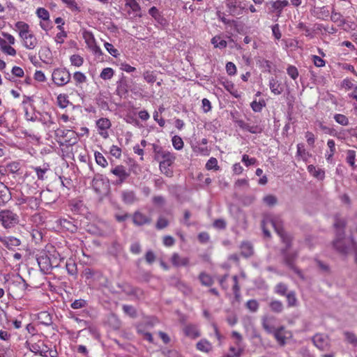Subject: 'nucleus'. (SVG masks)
<instances>
[{
  "mask_svg": "<svg viewBox=\"0 0 357 357\" xmlns=\"http://www.w3.org/2000/svg\"><path fill=\"white\" fill-rule=\"evenodd\" d=\"M242 162L247 166L253 165L256 163L257 160L255 158H250L248 155L244 154L242 156Z\"/></svg>",
  "mask_w": 357,
  "mask_h": 357,
  "instance_id": "nucleus-61",
  "label": "nucleus"
},
{
  "mask_svg": "<svg viewBox=\"0 0 357 357\" xmlns=\"http://www.w3.org/2000/svg\"><path fill=\"white\" fill-rule=\"evenodd\" d=\"M250 106L254 112H259L261 111L263 107L265 106V103L264 101L257 102L254 100L251 102Z\"/></svg>",
  "mask_w": 357,
  "mask_h": 357,
  "instance_id": "nucleus-51",
  "label": "nucleus"
},
{
  "mask_svg": "<svg viewBox=\"0 0 357 357\" xmlns=\"http://www.w3.org/2000/svg\"><path fill=\"white\" fill-rule=\"evenodd\" d=\"M110 153L116 158H120L121 156V149L117 146L112 145L110 148Z\"/></svg>",
  "mask_w": 357,
  "mask_h": 357,
  "instance_id": "nucleus-64",
  "label": "nucleus"
},
{
  "mask_svg": "<svg viewBox=\"0 0 357 357\" xmlns=\"http://www.w3.org/2000/svg\"><path fill=\"white\" fill-rule=\"evenodd\" d=\"M86 305V301L83 299L75 300L72 304L71 307L73 309H80L85 307Z\"/></svg>",
  "mask_w": 357,
  "mask_h": 357,
  "instance_id": "nucleus-62",
  "label": "nucleus"
},
{
  "mask_svg": "<svg viewBox=\"0 0 357 357\" xmlns=\"http://www.w3.org/2000/svg\"><path fill=\"white\" fill-rule=\"evenodd\" d=\"M23 46L27 50H33L38 45V40L31 32L21 38Z\"/></svg>",
  "mask_w": 357,
  "mask_h": 357,
  "instance_id": "nucleus-12",
  "label": "nucleus"
},
{
  "mask_svg": "<svg viewBox=\"0 0 357 357\" xmlns=\"http://www.w3.org/2000/svg\"><path fill=\"white\" fill-rule=\"evenodd\" d=\"M226 71L229 75H234L236 73V67L235 64L231 61L226 64Z\"/></svg>",
  "mask_w": 357,
  "mask_h": 357,
  "instance_id": "nucleus-59",
  "label": "nucleus"
},
{
  "mask_svg": "<svg viewBox=\"0 0 357 357\" xmlns=\"http://www.w3.org/2000/svg\"><path fill=\"white\" fill-rule=\"evenodd\" d=\"M289 5L288 0H276L270 1L266 3L268 6L270 13H275L277 17H280L283 9Z\"/></svg>",
  "mask_w": 357,
  "mask_h": 357,
  "instance_id": "nucleus-6",
  "label": "nucleus"
},
{
  "mask_svg": "<svg viewBox=\"0 0 357 357\" xmlns=\"http://www.w3.org/2000/svg\"><path fill=\"white\" fill-rule=\"evenodd\" d=\"M168 225H169L168 220L163 216H160L157 220L155 227L158 229H162L167 227L168 226Z\"/></svg>",
  "mask_w": 357,
  "mask_h": 357,
  "instance_id": "nucleus-46",
  "label": "nucleus"
},
{
  "mask_svg": "<svg viewBox=\"0 0 357 357\" xmlns=\"http://www.w3.org/2000/svg\"><path fill=\"white\" fill-rule=\"evenodd\" d=\"M132 220L134 224L138 226L149 224L151 222V218L139 211L134 213Z\"/></svg>",
  "mask_w": 357,
  "mask_h": 357,
  "instance_id": "nucleus-18",
  "label": "nucleus"
},
{
  "mask_svg": "<svg viewBox=\"0 0 357 357\" xmlns=\"http://www.w3.org/2000/svg\"><path fill=\"white\" fill-rule=\"evenodd\" d=\"M331 20L340 26H343L346 23V21L342 14L336 11L333 6L331 8Z\"/></svg>",
  "mask_w": 357,
  "mask_h": 357,
  "instance_id": "nucleus-22",
  "label": "nucleus"
},
{
  "mask_svg": "<svg viewBox=\"0 0 357 357\" xmlns=\"http://www.w3.org/2000/svg\"><path fill=\"white\" fill-rule=\"evenodd\" d=\"M70 73L66 68H58L52 74L53 82L58 86H63L70 81Z\"/></svg>",
  "mask_w": 357,
  "mask_h": 357,
  "instance_id": "nucleus-4",
  "label": "nucleus"
},
{
  "mask_svg": "<svg viewBox=\"0 0 357 357\" xmlns=\"http://www.w3.org/2000/svg\"><path fill=\"white\" fill-rule=\"evenodd\" d=\"M126 6L130 8L133 12H138L140 10V6L136 0H126Z\"/></svg>",
  "mask_w": 357,
  "mask_h": 357,
  "instance_id": "nucleus-49",
  "label": "nucleus"
},
{
  "mask_svg": "<svg viewBox=\"0 0 357 357\" xmlns=\"http://www.w3.org/2000/svg\"><path fill=\"white\" fill-rule=\"evenodd\" d=\"M70 61L72 66L80 67L84 63V59L79 54H73L70 57Z\"/></svg>",
  "mask_w": 357,
  "mask_h": 357,
  "instance_id": "nucleus-38",
  "label": "nucleus"
},
{
  "mask_svg": "<svg viewBox=\"0 0 357 357\" xmlns=\"http://www.w3.org/2000/svg\"><path fill=\"white\" fill-rule=\"evenodd\" d=\"M0 44L1 45V50L3 52L10 56L16 54V50L10 45H6V41L0 38Z\"/></svg>",
  "mask_w": 357,
  "mask_h": 357,
  "instance_id": "nucleus-36",
  "label": "nucleus"
},
{
  "mask_svg": "<svg viewBox=\"0 0 357 357\" xmlns=\"http://www.w3.org/2000/svg\"><path fill=\"white\" fill-rule=\"evenodd\" d=\"M342 86L347 90L354 89L355 91L357 92V86L354 85L353 82L348 79H345L342 81Z\"/></svg>",
  "mask_w": 357,
  "mask_h": 357,
  "instance_id": "nucleus-58",
  "label": "nucleus"
},
{
  "mask_svg": "<svg viewBox=\"0 0 357 357\" xmlns=\"http://www.w3.org/2000/svg\"><path fill=\"white\" fill-rule=\"evenodd\" d=\"M40 269L43 273H47L51 271L52 266L50 258L47 255L40 256L37 259Z\"/></svg>",
  "mask_w": 357,
  "mask_h": 357,
  "instance_id": "nucleus-15",
  "label": "nucleus"
},
{
  "mask_svg": "<svg viewBox=\"0 0 357 357\" xmlns=\"http://www.w3.org/2000/svg\"><path fill=\"white\" fill-rule=\"evenodd\" d=\"M11 198L10 193L7 186L0 182V204L8 202Z\"/></svg>",
  "mask_w": 357,
  "mask_h": 357,
  "instance_id": "nucleus-23",
  "label": "nucleus"
},
{
  "mask_svg": "<svg viewBox=\"0 0 357 357\" xmlns=\"http://www.w3.org/2000/svg\"><path fill=\"white\" fill-rule=\"evenodd\" d=\"M345 226V221L343 219H340L339 218H335V220L334 222V227L337 229V238L333 242L334 247L342 253H347L349 251V247L345 245V239L342 238L343 233L342 229ZM347 241L349 242L352 245L354 250H355V260L357 264V245L352 240H347Z\"/></svg>",
  "mask_w": 357,
  "mask_h": 357,
  "instance_id": "nucleus-2",
  "label": "nucleus"
},
{
  "mask_svg": "<svg viewBox=\"0 0 357 357\" xmlns=\"http://www.w3.org/2000/svg\"><path fill=\"white\" fill-rule=\"evenodd\" d=\"M287 74L293 79H296L298 76V71L294 66H289L287 69Z\"/></svg>",
  "mask_w": 357,
  "mask_h": 357,
  "instance_id": "nucleus-60",
  "label": "nucleus"
},
{
  "mask_svg": "<svg viewBox=\"0 0 357 357\" xmlns=\"http://www.w3.org/2000/svg\"><path fill=\"white\" fill-rule=\"evenodd\" d=\"M172 142L173 146L176 150H181L183 149V142L180 137L177 136V135L174 136L172 137Z\"/></svg>",
  "mask_w": 357,
  "mask_h": 357,
  "instance_id": "nucleus-45",
  "label": "nucleus"
},
{
  "mask_svg": "<svg viewBox=\"0 0 357 357\" xmlns=\"http://www.w3.org/2000/svg\"><path fill=\"white\" fill-rule=\"evenodd\" d=\"M334 119L335 120V121L342 125V126H347L349 125V119L348 118L344 115V114H337L334 116Z\"/></svg>",
  "mask_w": 357,
  "mask_h": 357,
  "instance_id": "nucleus-43",
  "label": "nucleus"
},
{
  "mask_svg": "<svg viewBox=\"0 0 357 357\" xmlns=\"http://www.w3.org/2000/svg\"><path fill=\"white\" fill-rule=\"evenodd\" d=\"M297 155L304 161H307L308 158L311 156L310 153L305 149L304 144L302 143L297 144Z\"/></svg>",
  "mask_w": 357,
  "mask_h": 357,
  "instance_id": "nucleus-28",
  "label": "nucleus"
},
{
  "mask_svg": "<svg viewBox=\"0 0 357 357\" xmlns=\"http://www.w3.org/2000/svg\"><path fill=\"white\" fill-rule=\"evenodd\" d=\"M327 146L329 149V151H327L325 157L328 162H331L332 158L335 153V143L333 139H328L327 142Z\"/></svg>",
  "mask_w": 357,
  "mask_h": 357,
  "instance_id": "nucleus-26",
  "label": "nucleus"
},
{
  "mask_svg": "<svg viewBox=\"0 0 357 357\" xmlns=\"http://www.w3.org/2000/svg\"><path fill=\"white\" fill-rule=\"evenodd\" d=\"M35 170L37 177L39 180L43 181L46 178L45 174L49 170V165L44 164L43 167H33Z\"/></svg>",
  "mask_w": 357,
  "mask_h": 357,
  "instance_id": "nucleus-29",
  "label": "nucleus"
},
{
  "mask_svg": "<svg viewBox=\"0 0 357 357\" xmlns=\"http://www.w3.org/2000/svg\"><path fill=\"white\" fill-rule=\"evenodd\" d=\"M0 222L6 229H9L17 225L20 222L19 215L9 209L0 211Z\"/></svg>",
  "mask_w": 357,
  "mask_h": 357,
  "instance_id": "nucleus-3",
  "label": "nucleus"
},
{
  "mask_svg": "<svg viewBox=\"0 0 357 357\" xmlns=\"http://www.w3.org/2000/svg\"><path fill=\"white\" fill-rule=\"evenodd\" d=\"M83 38L87 47L95 54L98 55L102 54L101 49L96 45L95 38L90 31H85L83 32Z\"/></svg>",
  "mask_w": 357,
  "mask_h": 357,
  "instance_id": "nucleus-7",
  "label": "nucleus"
},
{
  "mask_svg": "<svg viewBox=\"0 0 357 357\" xmlns=\"http://www.w3.org/2000/svg\"><path fill=\"white\" fill-rule=\"evenodd\" d=\"M275 292L281 296H285L287 294V287L283 283L278 284L275 287Z\"/></svg>",
  "mask_w": 357,
  "mask_h": 357,
  "instance_id": "nucleus-48",
  "label": "nucleus"
},
{
  "mask_svg": "<svg viewBox=\"0 0 357 357\" xmlns=\"http://www.w3.org/2000/svg\"><path fill=\"white\" fill-rule=\"evenodd\" d=\"M110 121L107 118H101L96 121V126L98 129V133L103 138L108 137L109 134L107 130L111 127Z\"/></svg>",
  "mask_w": 357,
  "mask_h": 357,
  "instance_id": "nucleus-11",
  "label": "nucleus"
},
{
  "mask_svg": "<svg viewBox=\"0 0 357 357\" xmlns=\"http://www.w3.org/2000/svg\"><path fill=\"white\" fill-rule=\"evenodd\" d=\"M58 105L61 108H66L68 105V100L65 95H59L57 97Z\"/></svg>",
  "mask_w": 357,
  "mask_h": 357,
  "instance_id": "nucleus-56",
  "label": "nucleus"
},
{
  "mask_svg": "<svg viewBox=\"0 0 357 357\" xmlns=\"http://www.w3.org/2000/svg\"><path fill=\"white\" fill-rule=\"evenodd\" d=\"M230 13L233 16H238L243 14L246 8V3L240 0H234L228 3Z\"/></svg>",
  "mask_w": 357,
  "mask_h": 357,
  "instance_id": "nucleus-8",
  "label": "nucleus"
},
{
  "mask_svg": "<svg viewBox=\"0 0 357 357\" xmlns=\"http://www.w3.org/2000/svg\"><path fill=\"white\" fill-rule=\"evenodd\" d=\"M242 128L244 130L253 134L260 133L262 131L261 128L255 125L245 124L243 126H242Z\"/></svg>",
  "mask_w": 357,
  "mask_h": 357,
  "instance_id": "nucleus-41",
  "label": "nucleus"
},
{
  "mask_svg": "<svg viewBox=\"0 0 357 357\" xmlns=\"http://www.w3.org/2000/svg\"><path fill=\"white\" fill-rule=\"evenodd\" d=\"M355 158L356 151L354 150L347 151L346 160L354 169L356 168V165H355Z\"/></svg>",
  "mask_w": 357,
  "mask_h": 357,
  "instance_id": "nucleus-37",
  "label": "nucleus"
},
{
  "mask_svg": "<svg viewBox=\"0 0 357 357\" xmlns=\"http://www.w3.org/2000/svg\"><path fill=\"white\" fill-rule=\"evenodd\" d=\"M171 261L175 266H186L189 264L188 257H181L178 253H174L172 256Z\"/></svg>",
  "mask_w": 357,
  "mask_h": 357,
  "instance_id": "nucleus-20",
  "label": "nucleus"
},
{
  "mask_svg": "<svg viewBox=\"0 0 357 357\" xmlns=\"http://www.w3.org/2000/svg\"><path fill=\"white\" fill-rule=\"evenodd\" d=\"M312 14L318 19L326 20L330 15V11L326 6L314 8Z\"/></svg>",
  "mask_w": 357,
  "mask_h": 357,
  "instance_id": "nucleus-19",
  "label": "nucleus"
},
{
  "mask_svg": "<svg viewBox=\"0 0 357 357\" xmlns=\"http://www.w3.org/2000/svg\"><path fill=\"white\" fill-rule=\"evenodd\" d=\"M268 226H271L275 229L282 241L287 245V248H289L290 245V238L284 231L280 219L271 215H267L264 217L261 222V227L264 235L267 237H269L271 235L270 231L268 230Z\"/></svg>",
  "mask_w": 357,
  "mask_h": 357,
  "instance_id": "nucleus-1",
  "label": "nucleus"
},
{
  "mask_svg": "<svg viewBox=\"0 0 357 357\" xmlns=\"http://www.w3.org/2000/svg\"><path fill=\"white\" fill-rule=\"evenodd\" d=\"M110 172L116 177V181L113 183L114 185H120L124 183L130 176V172L127 171L125 166L119 165L111 169Z\"/></svg>",
  "mask_w": 357,
  "mask_h": 357,
  "instance_id": "nucleus-5",
  "label": "nucleus"
},
{
  "mask_svg": "<svg viewBox=\"0 0 357 357\" xmlns=\"http://www.w3.org/2000/svg\"><path fill=\"white\" fill-rule=\"evenodd\" d=\"M225 89L229 91L233 96L237 97L238 95L236 93L237 91L234 89V84L229 81H226L222 83Z\"/></svg>",
  "mask_w": 357,
  "mask_h": 357,
  "instance_id": "nucleus-52",
  "label": "nucleus"
},
{
  "mask_svg": "<svg viewBox=\"0 0 357 357\" xmlns=\"http://www.w3.org/2000/svg\"><path fill=\"white\" fill-rule=\"evenodd\" d=\"M0 242L8 249H13L20 245V239L14 236L2 237L0 236Z\"/></svg>",
  "mask_w": 357,
  "mask_h": 357,
  "instance_id": "nucleus-17",
  "label": "nucleus"
},
{
  "mask_svg": "<svg viewBox=\"0 0 357 357\" xmlns=\"http://www.w3.org/2000/svg\"><path fill=\"white\" fill-rule=\"evenodd\" d=\"M73 78L75 82L76 86H80L85 83L87 80L86 76L82 72L77 71L74 73Z\"/></svg>",
  "mask_w": 357,
  "mask_h": 357,
  "instance_id": "nucleus-30",
  "label": "nucleus"
},
{
  "mask_svg": "<svg viewBox=\"0 0 357 357\" xmlns=\"http://www.w3.org/2000/svg\"><path fill=\"white\" fill-rule=\"evenodd\" d=\"M199 280L202 284L204 286H211L213 284V280L211 277L204 273H202L199 275Z\"/></svg>",
  "mask_w": 357,
  "mask_h": 357,
  "instance_id": "nucleus-42",
  "label": "nucleus"
},
{
  "mask_svg": "<svg viewBox=\"0 0 357 357\" xmlns=\"http://www.w3.org/2000/svg\"><path fill=\"white\" fill-rule=\"evenodd\" d=\"M241 254L245 257L251 256L253 252L252 246L248 242H244L241 244Z\"/></svg>",
  "mask_w": 357,
  "mask_h": 357,
  "instance_id": "nucleus-31",
  "label": "nucleus"
},
{
  "mask_svg": "<svg viewBox=\"0 0 357 357\" xmlns=\"http://www.w3.org/2000/svg\"><path fill=\"white\" fill-rule=\"evenodd\" d=\"M162 158L163 160L160 162V169L162 173L166 174L167 176H170L172 172L169 167L172 164L174 157L171 155L170 153L167 152L163 153Z\"/></svg>",
  "mask_w": 357,
  "mask_h": 357,
  "instance_id": "nucleus-9",
  "label": "nucleus"
},
{
  "mask_svg": "<svg viewBox=\"0 0 357 357\" xmlns=\"http://www.w3.org/2000/svg\"><path fill=\"white\" fill-rule=\"evenodd\" d=\"M66 268L68 274L72 275H77V264L74 260L69 259L66 264Z\"/></svg>",
  "mask_w": 357,
  "mask_h": 357,
  "instance_id": "nucleus-34",
  "label": "nucleus"
},
{
  "mask_svg": "<svg viewBox=\"0 0 357 357\" xmlns=\"http://www.w3.org/2000/svg\"><path fill=\"white\" fill-rule=\"evenodd\" d=\"M123 199L127 204H132L135 200V194L132 192H123Z\"/></svg>",
  "mask_w": 357,
  "mask_h": 357,
  "instance_id": "nucleus-53",
  "label": "nucleus"
},
{
  "mask_svg": "<svg viewBox=\"0 0 357 357\" xmlns=\"http://www.w3.org/2000/svg\"><path fill=\"white\" fill-rule=\"evenodd\" d=\"M95 159L96 163L102 167H105L108 165L105 158L99 152L95 153Z\"/></svg>",
  "mask_w": 357,
  "mask_h": 357,
  "instance_id": "nucleus-40",
  "label": "nucleus"
},
{
  "mask_svg": "<svg viewBox=\"0 0 357 357\" xmlns=\"http://www.w3.org/2000/svg\"><path fill=\"white\" fill-rule=\"evenodd\" d=\"M269 307L271 310L275 313H280L284 309L283 303L278 300L271 301Z\"/></svg>",
  "mask_w": 357,
  "mask_h": 357,
  "instance_id": "nucleus-33",
  "label": "nucleus"
},
{
  "mask_svg": "<svg viewBox=\"0 0 357 357\" xmlns=\"http://www.w3.org/2000/svg\"><path fill=\"white\" fill-rule=\"evenodd\" d=\"M307 170L312 176L319 180H323L325 177V172L320 168H317L313 165H308Z\"/></svg>",
  "mask_w": 357,
  "mask_h": 357,
  "instance_id": "nucleus-25",
  "label": "nucleus"
},
{
  "mask_svg": "<svg viewBox=\"0 0 357 357\" xmlns=\"http://www.w3.org/2000/svg\"><path fill=\"white\" fill-rule=\"evenodd\" d=\"M15 27L20 38L31 32L29 24L24 22L20 21L16 22Z\"/></svg>",
  "mask_w": 357,
  "mask_h": 357,
  "instance_id": "nucleus-21",
  "label": "nucleus"
},
{
  "mask_svg": "<svg viewBox=\"0 0 357 357\" xmlns=\"http://www.w3.org/2000/svg\"><path fill=\"white\" fill-rule=\"evenodd\" d=\"M114 75V71L112 68H105L100 73V77L104 80L112 79Z\"/></svg>",
  "mask_w": 357,
  "mask_h": 357,
  "instance_id": "nucleus-39",
  "label": "nucleus"
},
{
  "mask_svg": "<svg viewBox=\"0 0 357 357\" xmlns=\"http://www.w3.org/2000/svg\"><path fill=\"white\" fill-rule=\"evenodd\" d=\"M123 310L125 313H126L127 314H128L129 316H130L132 317H134L136 316V310L131 305H124L123 306Z\"/></svg>",
  "mask_w": 357,
  "mask_h": 357,
  "instance_id": "nucleus-63",
  "label": "nucleus"
},
{
  "mask_svg": "<svg viewBox=\"0 0 357 357\" xmlns=\"http://www.w3.org/2000/svg\"><path fill=\"white\" fill-rule=\"evenodd\" d=\"M36 14L39 18H41L43 21H48L50 18L49 12L43 8H39L36 10Z\"/></svg>",
  "mask_w": 357,
  "mask_h": 357,
  "instance_id": "nucleus-44",
  "label": "nucleus"
},
{
  "mask_svg": "<svg viewBox=\"0 0 357 357\" xmlns=\"http://www.w3.org/2000/svg\"><path fill=\"white\" fill-rule=\"evenodd\" d=\"M285 296L289 307H295L297 305L298 301L294 291H289Z\"/></svg>",
  "mask_w": 357,
  "mask_h": 357,
  "instance_id": "nucleus-35",
  "label": "nucleus"
},
{
  "mask_svg": "<svg viewBox=\"0 0 357 357\" xmlns=\"http://www.w3.org/2000/svg\"><path fill=\"white\" fill-rule=\"evenodd\" d=\"M344 336L346 340L354 346L357 345V337L352 333L344 332Z\"/></svg>",
  "mask_w": 357,
  "mask_h": 357,
  "instance_id": "nucleus-57",
  "label": "nucleus"
},
{
  "mask_svg": "<svg viewBox=\"0 0 357 357\" xmlns=\"http://www.w3.org/2000/svg\"><path fill=\"white\" fill-rule=\"evenodd\" d=\"M246 307H248V309H249L250 311L255 312L258 310L259 303L256 300H249L246 303Z\"/></svg>",
  "mask_w": 357,
  "mask_h": 357,
  "instance_id": "nucleus-50",
  "label": "nucleus"
},
{
  "mask_svg": "<svg viewBox=\"0 0 357 357\" xmlns=\"http://www.w3.org/2000/svg\"><path fill=\"white\" fill-rule=\"evenodd\" d=\"M312 342L315 347L320 350H327L329 348V340L328 336L324 334H316L312 337Z\"/></svg>",
  "mask_w": 357,
  "mask_h": 357,
  "instance_id": "nucleus-10",
  "label": "nucleus"
},
{
  "mask_svg": "<svg viewBox=\"0 0 357 357\" xmlns=\"http://www.w3.org/2000/svg\"><path fill=\"white\" fill-rule=\"evenodd\" d=\"M211 43L215 48L223 49L227 45L226 40L221 39L220 36H215L211 39Z\"/></svg>",
  "mask_w": 357,
  "mask_h": 357,
  "instance_id": "nucleus-32",
  "label": "nucleus"
},
{
  "mask_svg": "<svg viewBox=\"0 0 357 357\" xmlns=\"http://www.w3.org/2000/svg\"><path fill=\"white\" fill-rule=\"evenodd\" d=\"M269 87L272 93L275 95H280L282 93L283 89L281 84L274 78H271L269 81Z\"/></svg>",
  "mask_w": 357,
  "mask_h": 357,
  "instance_id": "nucleus-27",
  "label": "nucleus"
},
{
  "mask_svg": "<svg viewBox=\"0 0 357 357\" xmlns=\"http://www.w3.org/2000/svg\"><path fill=\"white\" fill-rule=\"evenodd\" d=\"M273 334L278 344L281 346H284L286 344V340L288 336H290V333L285 331L284 326L278 328Z\"/></svg>",
  "mask_w": 357,
  "mask_h": 357,
  "instance_id": "nucleus-13",
  "label": "nucleus"
},
{
  "mask_svg": "<svg viewBox=\"0 0 357 357\" xmlns=\"http://www.w3.org/2000/svg\"><path fill=\"white\" fill-rule=\"evenodd\" d=\"M104 46L112 56L116 57L119 55L118 50L114 48L112 44L106 42L105 43Z\"/></svg>",
  "mask_w": 357,
  "mask_h": 357,
  "instance_id": "nucleus-55",
  "label": "nucleus"
},
{
  "mask_svg": "<svg viewBox=\"0 0 357 357\" xmlns=\"http://www.w3.org/2000/svg\"><path fill=\"white\" fill-rule=\"evenodd\" d=\"M196 348L202 352L208 353L212 351L213 346L206 339H202L196 344Z\"/></svg>",
  "mask_w": 357,
  "mask_h": 357,
  "instance_id": "nucleus-24",
  "label": "nucleus"
},
{
  "mask_svg": "<svg viewBox=\"0 0 357 357\" xmlns=\"http://www.w3.org/2000/svg\"><path fill=\"white\" fill-rule=\"evenodd\" d=\"M206 168L208 170L211 169H219V166L218 165V160L215 158H211L206 164Z\"/></svg>",
  "mask_w": 357,
  "mask_h": 357,
  "instance_id": "nucleus-47",
  "label": "nucleus"
},
{
  "mask_svg": "<svg viewBox=\"0 0 357 357\" xmlns=\"http://www.w3.org/2000/svg\"><path fill=\"white\" fill-rule=\"evenodd\" d=\"M275 318L274 317H264L262 318V326L268 333H273L276 331L275 326Z\"/></svg>",
  "mask_w": 357,
  "mask_h": 357,
  "instance_id": "nucleus-14",
  "label": "nucleus"
},
{
  "mask_svg": "<svg viewBox=\"0 0 357 357\" xmlns=\"http://www.w3.org/2000/svg\"><path fill=\"white\" fill-rule=\"evenodd\" d=\"M143 77L148 83H153L156 80V77L153 72L151 71H145L143 73Z\"/></svg>",
  "mask_w": 357,
  "mask_h": 357,
  "instance_id": "nucleus-54",
  "label": "nucleus"
},
{
  "mask_svg": "<svg viewBox=\"0 0 357 357\" xmlns=\"http://www.w3.org/2000/svg\"><path fill=\"white\" fill-rule=\"evenodd\" d=\"M183 333L186 336L192 339H196L201 335L198 327L194 324H188L185 326L183 328Z\"/></svg>",
  "mask_w": 357,
  "mask_h": 357,
  "instance_id": "nucleus-16",
  "label": "nucleus"
}]
</instances>
